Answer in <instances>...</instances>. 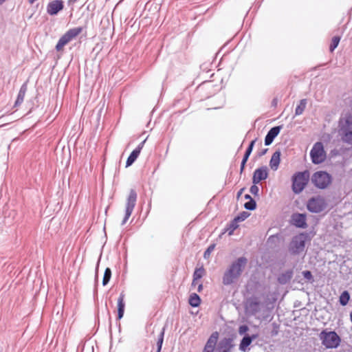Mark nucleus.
Returning a JSON list of instances; mask_svg holds the SVG:
<instances>
[{"label": "nucleus", "mask_w": 352, "mask_h": 352, "mask_svg": "<svg viewBox=\"0 0 352 352\" xmlns=\"http://www.w3.org/2000/svg\"><path fill=\"white\" fill-rule=\"evenodd\" d=\"M247 264L248 259L244 256H241L233 261L224 272L222 283L224 285H230L236 281L241 276Z\"/></svg>", "instance_id": "obj_1"}, {"label": "nucleus", "mask_w": 352, "mask_h": 352, "mask_svg": "<svg viewBox=\"0 0 352 352\" xmlns=\"http://www.w3.org/2000/svg\"><path fill=\"white\" fill-rule=\"evenodd\" d=\"M319 338L327 349H336L341 342L340 336L333 331L323 330L319 334Z\"/></svg>", "instance_id": "obj_2"}, {"label": "nucleus", "mask_w": 352, "mask_h": 352, "mask_svg": "<svg viewBox=\"0 0 352 352\" xmlns=\"http://www.w3.org/2000/svg\"><path fill=\"white\" fill-rule=\"evenodd\" d=\"M340 134L344 142L352 144V116L346 115L340 121Z\"/></svg>", "instance_id": "obj_3"}, {"label": "nucleus", "mask_w": 352, "mask_h": 352, "mask_svg": "<svg viewBox=\"0 0 352 352\" xmlns=\"http://www.w3.org/2000/svg\"><path fill=\"white\" fill-rule=\"evenodd\" d=\"M309 177V173L305 170L298 172L292 177V190L296 194L301 192L306 186Z\"/></svg>", "instance_id": "obj_4"}, {"label": "nucleus", "mask_w": 352, "mask_h": 352, "mask_svg": "<svg viewBox=\"0 0 352 352\" xmlns=\"http://www.w3.org/2000/svg\"><path fill=\"white\" fill-rule=\"evenodd\" d=\"M306 240L307 235L305 234L301 233L294 236L289 245V252L294 255L302 252L305 248Z\"/></svg>", "instance_id": "obj_5"}, {"label": "nucleus", "mask_w": 352, "mask_h": 352, "mask_svg": "<svg viewBox=\"0 0 352 352\" xmlns=\"http://www.w3.org/2000/svg\"><path fill=\"white\" fill-rule=\"evenodd\" d=\"M311 182L318 188L324 189L331 184V177L327 172L318 171L313 174Z\"/></svg>", "instance_id": "obj_6"}, {"label": "nucleus", "mask_w": 352, "mask_h": 352, "mask_svg": "<svg viewBox=\"0 0 352 352\" xmlns=\"http://www.w3.org/2000/svg\"><path fill=\"white\" fill-rule=\"evenodd\" d=\"M82 31V28L80 27L75 28L69 30L64 35H63L58 40L56 50L60 51L63 49L64 46L70 42L73 38H76Z\"/></svg>", "instance_id": "obj_7"}, {"label": "nucleus", "mask_w": 352, "mask_h": 352, "mask_svg": "<svg viewBox=\"0 0 352 352\" xmlns=\"http://www.w3.org/2000/svg\"><path fill=\"white\" fill-rule=\"evenodd\" d=\"M310 156L312 162L315 164H319L325 160L326 153L322 142H318L314 144L310 151Z\"/></svg>", "instance_id": "obj_8"}, {"label": "nucleus", "mask_w": 352, "mask_h": 352, "mask_svg": "<svg viewBox=\"0 0 352 352\" xmlns=\"http://www.w3.org/2000/svg\"><path fill=\"white\" fill-rule=\"evenodd\" d=\"M138 195L134 189H131L126 201L125 215L122 225H124L131 217L137 201Z\"/></svg>", "instance_id": "obj_9"}, {"label": "nucleus", "mask_w": 352, "mask_h": 352, "mask_svg": "<svg viewBox=\"0 0 352 352\" xmlns=\"http://www.w3.org/2000/svg\"><path fill=\"white\" fill-rule=\"evenodd\" d=\"M326 208V202L324 198L318 196L310 199L307 203V209L312 212H320Z\"/></svg>", "instance_id": "obj_10"}, {"label": "nucleus", "mask_w": 352, "mask_h": 352, "mask_svg": "<svg viewBox=\"0 0 352 352\" xmlns=\"http://www.w3.org/2000/svg\"><path fill=\"white\" fill-rule=\"evenodd\" d=\"M268 172L267 166H262L256 169L253 174L252 183L254 184H258L261 181L267 178Z\"/></svg>", "instance_id": "obj_11"}, {"label": "nucleus", "mask_w": 352, "mask_h": 352, "mask_svg": "<svg viewBox=\"0 0 352 352\" xmlns=\"http://www.w3.org/2000/svg\"><path fill=\"white\" fill-rule=\"evenodd\" d=\"M63 1L61 0H54L50 2L47 7V12L50 15H56L63 9Z\"/></svg>", "instance_id": "obj_12"}, {"label": "nucleus", "mask_w": 352, "mask_h": 352, "mask_svg": "<svg viewBox=\"0 0 352 352\" xmlns=\"http://www.w3.org/2000/svg\"><path fill=\"white\" fill-rule=\"evenodd\" d=\"M219 338V333L213 332L207 340L202 352H214Z\"/></svg>", "instance_id": "obj_13"}, {"label": "nucleus", "mask_w": 352, "mask_h": 352, "mask_svg": "<svg viewBox=\"0 0 352 352\" xmlns=\"http://www.w3.org/2000/svg\"><path fill=\"white\" fill-rule=\"evenodd\" d=\"M233 346V340L230 338H225L219 342L216 352H230Z\"/></svg>", "instance_id": "obj_14"}, {"label": "nucleus", "mask_w": 352, "mask_h": 352, "mask_svg": "<svg viewBox=\"0 0 352 352\" xmlns=\"http://www.w3.org/2000/svg\"><path fill=\"white\" fill-rule=\"evenodd\" d=\"M292 223L301 228H307V225L306 223V215L300 213H295L292 216Z\"/></svg>", "instance_id": "obj_15"}, {"label": "nucleus", "mask_w": 352, "mask_h": 352, "mask_svg": "<svg viewBox=\"0 0 352 352\" xmlns=\"http://www.w3.org/2000/svg\"><path fill=\"white\" fill-rule=\"evenodd\" d=\"M282 126H277L272 127L267 133L265 138V144L266 146L270 145L274 141V138L278 135Z\"/></svg>", "instance_id": "obj_16"}, {"label": "nucleus", "mask_w": 352, "mask_h": 352, "mask_svg": "<svg viewBox=\"0 0 352 352\" xmlns=\"http://www.w3.org/2000/svg\"><path fill=\"white\" fill-rule=\"evenodd\" d=\"M145 141L146 140H144L143 142H142L138 146V147L131 152V153L127 158V160L126 162V167H129V166H131L133 164V163L136 160V159L138 158V157L139 156V155L141 152V150L142 149V148L144 146Z\"/></svg>", "instance_id": "obj_17"}, {"label": "nucleus", "mask_w": 352, "mask_h": 352, "mask_svg": "<svg viewBox=\"0 0 352 352\" xmlns=\"http://www.w3.org/2000/svg\"><path fill=\"white\" fill-rule=\"evenodd\" d=\"M246 311L251 315H255L260 311V302L256 300H251L247 302Z\"/></svg>", "instance_id": "obj_18"}, {"label": "nucleus", "mask_w": 352, "mask_h": 352, "mask_svg": "<svg viewBox=\"0 0 352 352\" xmlns=\"http://www.w3.org/2000/svg\"><path fill=\"white\" fill-rule=\"evenodd\" d=\"M124 294L122 292L118 298V319L120 320L124 313L125 302H124Z\"/></svg>", "instance_id": "obj_19"}, {"label": "nucleus", "mask_w": 352, "mask_h": 352, "mask_svg": "<svg viewBox=\"0 0 352 352\" xmlns=\"http://www.w3.org/2000/svg\"><path fill=\"white\" fill-rule=\"evenodd\" d=\"M280 155H281L280 151H276L273 153V155L271 157V160L270 162V168L274 170H276L278 168L280 161Z\"/></svg>", "instance_id": "obj_20"}, {"label": "nucleus", "mask_w": 352, "mask_h": 352, "mask_svg": "<svg viewBox=\"0 0 352 352\" xmlns=\"http://www.w3.org/2000/svg\"><path fill=\"white\" fill-rule=\"evenodd\" d=\"M256 338V335H252V336H245L243 338L239 344V349L242 351H245L247 347L250 345L252 340Z\"/></svg>", "instance_id": "obj_21"}, {"label": "nucleus", "mask_w": 352, "mask_h": 352, "mask_svg": "<svg viewBox=\"0 0 352 352\" xmlns=\"http://www.w3.org/2000/svg\"><path fill=\"white\" fill-rule=\"evenodd\" d=\"M293 276V271L287 270L280 274L278 277V282L281 285H285L290 281Z\"/></svg>", "instance_id": "obj_22"}, {"label": "nucleus", "mask_w": 352, "mask_h": 352, "mask_svg": "<svg viewBox=\"0 0 352 352\" xmlns=\"http://www.w3.org/2000/svg\"><path fill=\"white\" fill-rule=\"evenodd\" d=\"M27 89H28V88H27L26 84H23L21 87L20 90L18 94V96H17V98H16L15 104H14L15 107L19 106L22 104V102H23Z\"/></svg>", "instance_id": "obj_23"}, {"label": "nucleus", "mask_w": 352, "mask_h": 352, "mask_svg": "<svg viewBox=\"0 0 352 352\" xmlns=\"http://www.w3.org/2000/svg\"><path fill=\"white\" fill-rule=\"evenodd\" d=\"M205 270L203 267L199 268H196L193 273V280L192 283V286H195L197 284V280L202 278L204 275Z\"/></svg>", "instance_id": "obj_24"}, {"label": "nucleus", "mask_w": 352, "mask_h": 352, "mask_svg": "<svg viewBox=\"0 0 352 352\" xmlns=\"http://www.w3.org/2000/svg\"><path fill=\"white\" fill-rule=\"evenodd\" d=\"M307 105V99L300 100L299 104L296 107L295 109V115L300 116L305 111Z\"/></svg>", "instance_id": "obj_25"}, {"label": "nucleus", "mask_w": 352, "mask_h": 352, "mask_svg": "<svg viewBox=\"0 0 352 352\" xmlns=\"http://www.w3.org/2000/svg\"><path fill=\"white\" fill-rule=\"evenodd\" d=\"M201 299L197 294H192L189 298V304L194 307H197L199 305Z\"/></svg>", "instance_id": "obj_26"}, {"label": "nucleus", "mask_w": 352, "mask_h": 352, "mask_svg": "<svg viewBox=\"0 0 352 352\" xmlns=\"http://www.w3.org/2000/svg\"><path fill=\"white\" fill-rule=\"evenodd\" d=\"M350 294L347 291H344L339 298V302L342 306H345L349 302Z\"/></svg>", "instance_id": "obj_27"}, {"label": "nucleus", "mask_w": 352, "mask_h": 352, "mask_svg": "<svg viewBox=\"0 0 352 352\" xmlns=\"http://www.w3.org/2000/svg\"><path fill=\"white\" fill-rule=\"evenodd\" d=\"M256 141V139L252 140L250 142V144H249L248 148L246 149V151H245V153L244 154V156L243 157L242 161H245V162L248 161V158H249V157H250V154H251V153H252V151L253 150V148H254V144H255Z\"/></svg>", "instance_id": "obj_28"}, {"label": "nucleus", "mask_w": 352, "mask_h": 352, "mask_svg": "<svg viewBox=\"0 0 352 352\" xmlns=\"http://www.w3.org/2000/svg\"><path fill=\"white\" fill-rule=\"evenodd\" d=\"M239 227L238 221H235L234 219L228 225V228L226 230V232H228L229 235H232L234 231Z\"/></svg>", "instance_id": "obj_29"}, {"label": "nucleus", "mask_w": 352, "mask_h": 352, "mask_svg": "<svg viewBox=\"0 0 352 352\" xmlns=\"http://www.w3.org/2000/svg\"><path fill=\"white\" fill-rule=\"evenodd\" d=\"M111 277V270L110 268H106L102 279V285H106L110 280Z\"/></svg>", "instance_id": "obj_30"}, {"label": "nucleus", "mask_w": 352, "mask_h": 352, "mask_svg": "<svg viewBox=\"0 0 352 352\" xmlns=\"http://www.w3.org/2000/svg\"><path fill=\"white\" fill-rule=\"evenodd\" d=\"M340 41V36H333L329 47V50L331 52H333L334 50L338 47Z\"/></svg>", "instance_id": "obj_31"}, {"label": "nucleus", "mask_w": 352, "mask_h": 352, "mask_svg": "<svg viewBox=\"0 0 352 352\" xmlns=\"http://www.w3.org/2000/svg\"><path fill=\"white\" fill-rule=\"evenodd\" d=\"M164 328L162 330L157 342V351L156 352H161L163 341H164Z\"/></svg>", "instance_id": "obj_32"}, {"label": "nucleus", "mask_w": 352, "mask_h": 352, "mask_svg": "<svg viewBox=\"0 0 352 352\" xmlns=\"http://www.w3.org/2000/svg\"><path fill=\"white\" fill-rule=\"evenodd\" d=\"M244 207L247 210H253L256 207V201L253 199H251V200H249V201L244 204Z\"/></svg>", "instance_id": "obj_33"}, {"label": "nucleus", "mask_w": 352, "mask_h": 352, "mask_svg": "<svg viewBox=\"0 0 352 352\" xmlns=\"http://www.w3.org/2000/svg\"><path fill=\"white\" fill-rule=\"evenodd\" d=\"M249 216H250V213L249 212L243 211L239 215L236 217L234 219H235V221H237L238 222H239V221H244Z\"/></svg>", "instance_id": "obj_34"}, {"label": "nucleus", "mask_w": 352, "mask_h": 352, "mask_svg": "<svg viewBox=\"0 0 352 352\" xmlns=\"http://www.w3.org/2000/svg\"><path fill=\"white\" fill-rule=\"evenodd\" d=\"M214 248H215V245L214 244H211L210 245H209V247L204 252V257L205 258H209L211 252L214 250Z\"/></svg>", "instance_id": "obj_35"}, {"label": "nucleus", "mask_w": 352, "mask_h": 352, "mask_svg": "<svg viewBox=\"0 0 352 352\" xmlns=\"http://www.w3.org/2000/svg\"><path fill=\"white\" fill-rule=\"evenodd\" d=\"M302 274L306 280H307L309 281L313 280V276L310 271H308V270L303 271L302 272Z\"/></svg>", "instance_id": "obj_36"}, {"label": "nucleus", "mask_w": 352, "mask_h": 352, "mask_svg": "<svg viewBox=\"0 0 352 352\" xmlns=\"http://www.w3.org/2000/svg\"><path fill=\"white\" fill-rule=\"evenodd\" d=\"M250 192H251L252 194H253L254 195L256 196V195H258V194L259 188H258V187L256 186V184H253V185L250 187Z\"/></svg>", "instance_id": "obj_37"}, {"label": "nucleus", "mask_w": 352, "mask_h": 352, "mask_svg": "<svg viewBox=\"0 0 352 352\" xmlns=\"http://www.w3.org/2000/svg\"><path fill=\"white\" fill-rule=\"evenodd\" d=\"M249 328L247 325H241L239 328V333L243 335L248 331Z\"/></svg>", "instance_id": "obj_38"}, {"label": "nucleus", "mask_w": 352, "mask_h": 352, "mask_svg": "<svg viewBox=\"0 0 352 352\" xmlns=\"http://www.w3.org/2000/svg\"><path fill=\"white\" fill-rule=\"evenodd\" d=\"M247 162L245 161H242L241 162V168H240V173L241 174L243 173V171L245 169V164H246Z\"/></svg>", "instance_id": "obj_39"}, {"label": "nucleus", "mask_w": 352, "mask_h": 352, "mask_svg": "<svg viewBox=\"0 0 352 352\" xmlns=\"http://www.w3.org/2000/svg\"><path fill=\"white\" fill-rule=\"evenodd\" d=\"M203 289V285L201 283L199 284L198 285V287H197V292H200Z\"/></svg>", "instance_id": "obj_40"}, {"label": "nucleus", "mask_w": 352, "mask_h": 352, "mask_svg": "<svg viewBox=\"0 0 352 352\" xmlns=\"http://www.w3.org/2000/svg\"><path fill=\"white\" fill-rule=\"evenodd\" d=\"M245 199H250V200H251V199H252V198L251 197V196H250V195H248V194H247V195H245Z\"/></svg>", "instance_id": "obj_41"}, {"label": "nucleus", "mask_w": 352, "mask_h": 352, "mask_svg": "<svg viewBox=\"0 0 352 352\" xmlns=\"http://www.w3.org/2000/svg\"><path fill=\"white\" fill-rule=\"evenodd\" d=\"M8 0H0V6H2Z\"/></svg>", "instance_id": "obj_42"}, {"label": "nucleus", "mask_w": 352, "mask_h": 352, "mask_svg": "<svg viewBox=\"0 0 352 352\" xmlns=\"http://www.w3.org/2000/svg\"><path fill=\"white\" fill-rule=\"evenodd\" d=\"M267 149H265V150H263V151L261 153L260 155H265V153L267 152Z\"/></svg>", "instance_id": "obj_43"}, {"label": "nucleus", "mask_w": 352, "mask_h": 352, "mask_svg": "<svg viewBox=\"0 0 352 352\" xmlns=\"http://www.w3.org/2000/svg\"><path fill=\"white\" fill-rule=\"evenodd\" d=\"M243 190H244V189H243V188H242V189H241V190L238 192V196H239V197L242 194V192H243Z\"/></svg>", "instance_id": "obj_44"}]
</instances>
